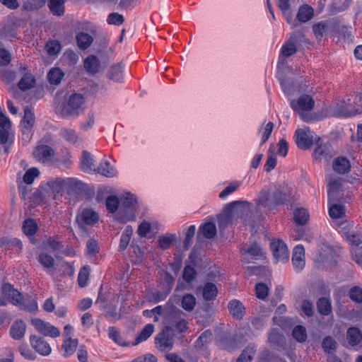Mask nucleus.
Returning <instances> with one entry per match:
<instances>
[{"label": "nucleus", "instance_id": "nucleus-1", "mask_svg": "<svg viewBox=\"0 0 362 362\" xmlns=\"http://www.w3.org/2000/svg\"><path fill=\"white\" fill-rule=\"evenodd\" d=\"M164 320L167 331L180 334L187 330L188 322L185 313L173 304L171 298L165 304Z\"/></svg>", "mask_w": 362, "mask_h": 362}, {"label": "nucleus", "instance_id": "nucleus-2", "mask_svg": "<svg viewBox=\"0 0 362 362\" xmlns=\"http://www.w3.org/2000/svg\"><path fill=\"white\" fill-rule=\"evenodd\" d=\"M250 204L248 202L235 201L227 204L223 214L218 216V225L221 228H226L238 222V218L246 221L247 218L238 217L250 209Z\"/></svg>", "mask_w": 362, "mask_h": 362}, {"label": "nucleus", "instance_id": "nucleus-3", "mask_svg": "<svg viewBox=\"0 0 362 362\" xmlns=\"http://www.w3.org/2000/svg\"><path fill=\"white\" fill-rule=\"evenodd\" d=\"M137 203L135 196L130 193L120 197L119 211L115 218L120 223L134 221L136 218Z\"/></svg>", "mask_w": 362, "mask_h": 362}, {"label": "nucleus", "instance_id": "nucleus-4", "mask_svg": "<svg viewBox=\"0 0 362 362\" xmlns=\"http://www.w3.org/2000/svg\"><path fill=\"white\" fill-rule=\"evenodd\" d=\"M290 105L294 111L299 114L304 121L308 122L309 117L305 115V112L313 110L315 101L311 95L303 94L298 98V99L291 100L290 101Z\"/></svg>", "mask_w": 362, "mask_h": 362}, {"label": "nucleus", "instance_id": "nucleus-5", "mask_svg": "<svg viewBox=\"0 0 362 362\" xmlns=\"http://www.w3.org/2000/svg\"><path fill=\"white\" fill-rule=\"evenodd\" d=\"M357 108L350 109L345 102L333 107V115L338 117H349L362 113V93L357 95L354 101Z\"/></svg>", "mask_w": 362, "mask_h": 362}, {"label": "nucleus", "instance_id": "nucleus-6", "mask_svg": "<svg viewBox=\"0 0 362 362\" xmlns=\"http://www.w3.org/2000/svg\"><path fill=\"white\" fill-rule=\"evenodd\" d=\"M327 183V193L329 202H337L339 200L341 194V179L334 174H329L326 177Z\"/></svg>", "mask_w": 362, "mask_h": 362}, {"label": "nucleus", "instance_id": "nucleus-7", "mask_svg": "<svg viewBox=\"0 0 362 362\" xmlns=\"http://www.w3.org/2000/svg\"><path fill=\"white\" fill-rule=\"evenodd\" d=\"M295 137L298 147L302 149L310 148L313 144L314 141L317 139V136L314 137L308 127L297 129L295 133Z\"/></svg>", "mask_w": 362, "mask_h": 362}, {"label": "nucleus", "instance_id": "nucleus-8", "mask_svg": "<svg viewBox=\"0 0 362 362\" xmlns=\"http://www.w3.org/2000/svg\"><path fill=\"white\" fill-rule=\"evenodd\" d=\"M35 114L31 108L24 110V117L21 122L23 140L28 142L32 137V129L35 124Z\"/></svg>", "mask_w": 362, "mask_h": 362}, {"label": "nucleus", "instance_id": "nucleus-9", "mask_svg": "<svg viewBox=\"0 0 362 362\" xmlns=\"http://www.w3.org/2000/svg\"><path fill=\"white\" fill-rule=\"evenodd\" d=\"M31 324L39 333L44 336L55 338L60 335V331L57 327L40 319H33Z\"/></svg>", "mask_w": 362, "mask_h": 362}, {"label": "nucleus", "instance_id": "nucleus-10", "mask_svg": "<svg viewBox=\"0 0 362 362\" xmlns=\"http://www.w3.org/2000/svg\"><path fill=\"white\" fill-rule=\"evenodd\" d=\"M334 156V151L329 143L320 144L313 153V158L318 162H329Z\"/></svg>", "mask_w": 362, "mask_h": 362}, {"label": "nucleus", "instance_id": "nucleus-11", "mask_svg": "<svg viewBox=\"0 0 362 362\" xmlns=\"http://www.w3.org/2000/svg\"><path fill=\"white\" fill-rule=\"evenodd\" d=\"M29 341L31 347L40 355L47 356L51 354L52 348L44 338L31 334L29 337Z\"/></svg>", "mask_w": 362, "mask_h": 362}, {"label": "nucleus", "instance_id": "nucleus-12", "mask_svg": "<svg viewBox=\"0 0 362 362\" xmlns=\"http://www.w3.org/2000/svg\"><path fill=\"white\" fill-rule=\"evenodd\" d=\"M304 34L301 31L294 32L290 37V41L286 42L281 47V54L285 57H289L296 51V45L304 38Z\"/></svg>", "mask_w": 362, "mask_h": 362}, {"label": "nucleus", "instance_id": "nucleus-13", "mask_svg": "<svg viewBox=\"0 0 362 362\" xmlns=\"http://www.w3.org/2000/svg\"><path fill=\"white\" fill-rule=\"evenodd\" d=\"M84 103V98L81 94H73L67 104L64 107L63 113L67 115H78V110Z\"/></svg>", "mask_w": 362, "mask_h": 362}, {"label": "nucleus", "instance_id": "nucleus-14", "mask_svg": "<svg viewBox=\"0 0 362 362\" xmlns=\"http://www.w3.org/2000/svg\"><path fill=\"white\" fill-rule=\"evenodd\" d=\"M33 158L42 163L50 162L54 156V150L47 145H37L33 153Z\"/></svg>", "mask_w": 362, "mask_h": 362}, {"label": "nucleus", "instance_id": "nucleus-15", "mask_svg": "<svg viewBox=\"0 0 362 362\" xmlns=\"http://www.w3.org/2000/svg\"><path fill=\"white\" fill-rule=\"evenodd\" d=\"M271 249L274 258L279 262H285L288 259V250L285 244L281 240H274L271 243Z\"/></svg>", "mask_w": 362, "mask_h": 362}, {"label": "nucleus", "instance_id": "nucleus-16", "mask_svg": "<svg viewBox=\"0 0 362 362\" xmlns=\"http://www.w3.org/2000/svg\"><path fill=\"white\" fill-rule=\"evenodd\" d=\"M169 331L165 328L161 332L157 334L155 338V344L157 349L160 351L170 350L173 346V337L169 335Z\"/></svg>", "mask_w": 362, "mask_h": 362}, {"label": "nucleus", "instance_id": "nucleus-17", "mask_svg": "<svg viewBox=\"0 0 362 362\" xmlns=\"http://www.w3.org/2000/svg\"><path fill=\"white\" fill-rule=\"evenodd\" d=\"M255 203L257 214H259L262 209L273 210L275 208L273 196L271 197L269 192L267 191H262L259 193Z\"/></svg>", "mask_w": 362, "mask_h": 362}, {"label": "nucleus", "instance_id": "nucleus-18", "mask_svg": "<svg viewBox=\"0 0 362 362\" xmlns=\"http://www.w3.org/2000/svg\"><path fill=\"white\" fill-rule=\"evenodd\" d=\"M292 262L294 269L297 271H301L305 265V248L301 245H296L293 250Z\"/></svg>", "mask_w": 362, "mask_h": 362}, {"label": "nucleus", "instance_id": "nucleus-19", "mask_svg": "<svg viewBox=\"0 0 362 362\" xmlns=\"http://www.w3.org/2000/svg\"><path fill=\"white\" fill-rule=\"evenodd\" d=\"M61 137L73 145H80L83 142L82 137L71 128L65 127L60 130Z\"/></svg>", "mask_w": 362, "mask_h": 362}, {"label": "nucleus", "instance_id": "nucleus-20", "mask_svg": "<svg viewBox=\"0 0 362 362\" xmlns=\"http://www.w3.org/2000/svg\"><path fill=\"white\" fill-rule=\"evenodd\" d=\"M26 324L22 320L15 321L11 326L10 335L15 340L22 339L25 334Z\"/></svg>", "mask_w": 362, "mask_h": 362}, {"label": "nucleus", "instance_id": "nucleus-21", "mask_svg": "<svg viewBox=\"0 0 362 362\" xmlns=\"http://www.w3.org/2000/svg\"><path fill=\"white\" fill-rule=\"evenodd\" d=\"M229 313L233 318L241 320L245 315V308L243 303L238 300H233L228 303Z\"/></svg>", "mask_w": 362, "mask_h": 362}, {"label": "nucleus", "instance_id": "nucleus-22", "mask_svg": "<svg viewBox=\"0 0 362 362\" xmlns=\"http://www.w3.org/2000/svg\"><path fill=\"white\" fill-rule=\"evenodd\" d=\"M332 168L336 173L345 174L350 170L351 163L346 158L340 156L334 160Z\"/></svg>", "mask_w": 362, "mask_h": 362}, {"label": "nucleus", "instance_id": "nucleus-23", "mask_svg": "<svg viewBox=\"0 0 362 362\" xmlns=\"http://www.w3.org/2000/svg\"><path fill=\"white\" fill-rule=\"evenodd\" d=\"M98 173L106 177H113L117 176V171L114 166L110 165V162L106 160H102L96 171Z\"/></svg>", "mask_w": 362, "mask_h": 362}, {"label": "nucleus", "instance_id": "nucleus-24", "mask_svg": "<svg viewBox=\"0 0 362 362\" xmlns=\"http://www.w3.org/2000/svg\"><path fill=\"white\" fill-rule=\"evenodd\" d=\"M3 293L12 300V303L17 305L21 303L22 300L21 293L13 288L9 284H4L2 287Z\"/></svg>", "mask_w": 362, "mask_h": 362}, {"label": "nucleus", "instance_id": "nucleus-25", "mask_svg": "<svg viewBox=\"0 0 362 362\" xmlns=\"http://www.w3.org/2000/svg\"><path fill=\"white\" fill-rule=\"evenodd\" d=\"M81 166V170L84 172L90 173L96 171L93 156L86 151H84L82 153Z\"/></svg>", "mask_w": 362, "mask_h": 362}, {"label": "nucleus", "instance_id": "nucleus-26", "mask_svg": "<svg viewBox=\"0 0 362 362\" xmlns=\"http://www.w3.org/2000/svg\"><path fill=\"white\" fill-rule=\"evenodd\" d=\"M84 68L86 71L90 74L98 73L100 68V64L98 59L94 56L90 55L84 60Z\"/></svg>", "mask_w": 362, "mask_h": 362}, {"label": "nucleus", "instance_id": "nucleus-27", "mask_svg": "<svg viewBox=\"0 0 362 362\" xmlns=\"http://www.w3.org/2000/svg\"><path fill=\"white\" fill-rule=\"evenodd\" d=\"M0 247H5L7 250H21L22 243L17 238L3 237L0 239Z\"/></svg>", "mask_w": 362, "mask_h": 362}, {"label": "nucleus", "instance_id": "nucleus-28", "mask_svg": "<svg viewBox=\"0 0 362 362\" xmlns=\"http://www.w3.org/2000/svg\"><path fill=\"white\" fill-rule=\"evenodd\" d=\"M346 337L349 345L356 346L361 341L362 334L358 328L350 327L347 330Z\"/></svg>", "mask_w": 362, "mask_h": 362}, {"label": "nucleus", "instance_id": "nucleus-29", "mask_svg": "<svg viewBox=\"0 0 362 362\" xmlns=\"http://www.w3.org/2000/svg\"><path fill=\"white\" fill-rule=\"evenodd\" d=\"M216 227L213 222H206L202 224L198 232V236L202 235L207 239L213 238L216 235Z\"/></svg>", "mask_w": 362, "mask_h": 362}, {"label": "nucleus", "instance_id": "nucleus-30", "mask_svg": "<svg viewBox=\"0 0 362 362\" xmlns=\"http://www.w3.org/2000/svg\"><path fill=\"white\" fill-rule=\"evenodd\" d=\"M314 16L313 8L305 4L300 6L297 13L298 21L301 23H305L313 18Z\"/></svg>", "mask_w": 362, "mask_h": 362}, {"label": "nucleus", "instance_id": "nucleus-31", "mask_svg": "<svg viewBox=\"0 0 362 362\" xmlns=\"http://www.w3.org/2000/svg\"><path fill=\"white\" fill-rule=\"evenodd\" d=\"M329 203V214L332 219L337 220L342 218L345 216V209L341 204Z\"/></svg>", "mask_w": 362, "mask_h": 362}, {"label": "nucleus", "instance_id": "nucleus-32", "mask_svg": "<svg viewBox=\"0 0 362 362\" xmlns=\"http://www.w3.org/2000/svg\"><path fill=\"white\" fill-rule=\"evenodd\" d=\"M81 220L86 225H93L98 222V214L91 209H85L81 212Z\"/></svg>", "mask_w": 362, "mask_h": 362}, {"label": "nucleus", "instance_id": "nucleus-33", "mask_svg": "<svg viewBox=\"0 0 362 362\" xmlns=\"http://www.w3.org/2000/svg\"><path fill=\"white\" fill-rule=\"evenodd\" d=\"M21 310L28 312H35L37 310V300L32 297L22 298L21 303L17 305Z\"/></svg>", "mask_w": 362, "mask_h": 362}, {"label": "nucleus", "instance_id": "nucleus-34", "mask_svg": "<svg viewBox=\"0 0 362 362\" xmlns=\"http://www.w3.org/2000/svg\"><path fill=\"white\" fill-rule=\"evenodd\" d=\"M78 346L77 339H64L62 344V349L64 350V356L68 357L71 356L76 351Z\"/></svg>", "mask_w": 362, "mask_h": 362}, {"label": "nucleus", "instance_id": "nucleus-35", "mask_svg": "<svg viewBox=\"0 0 362 362\" xmlns=\"http://www.w3.org/2000/svg\"><path fill=\"white\" fill-rule=\"evenodd\" d=\"M37 260L40 264L47 269L48 273H52L54 265V259L51 255L46 253H40L37 257Z\"/></svg>", "mask_w": 362, "mask_h": 362}, {"label": "nucleus", "instance_id": "nucleus-36", "mask_svg": "<svg viewBox=\"0 0 362 362\" xmlns=\"http://www.w3.org/2000/svg\"><path fill=\"white\" fill-rule=\"evenodd\" d=\"M77 45L81 49H86L93 43V37L84 32H81L76 35Z\"/></svg>", "mask_w": 362, "mask_h": 362}, {"label": "nucleus", "instance_id": "nucleus-37", "mask_svg": "<svg viewBox=\"0 0 362 362\" xmlns=\"http://www.w3.org/2000/svg\"><path fill=\"white\" fill-rule=\"evenodd\" d=\"M66 0H49V8L51 12L56 16H62L64 13V4Z\"/></svg>", "mask_w": 362, "mask_h": 362}, {"label": "nucleus", "instance_id": "nucleus-38", "mask_svg": "<svg viewBox=\"0 0 362 362\" xmlns=\"http://www.w3.org/2000/svg\"><path fill=\"white\" fill-rule=\"evenodd\" d=\"M120 205V197L118 198L115 195H109L106 198L105 206L107 210L112 214H117L119 211Z\"/></svg>", "mask_w": 362, "mask_h": 362}, {"label": "nucleus", "instance_id": "nucleus-39", "mask_svg": "<svg viewBox=\"0 0 362 362\" xmlns=\"http://www.w3.org/2000/svg\"><path fill=\"white\" fill-rule=\"evenodd\" d=\"M256 353V346L249 344L236 360V362H250Z\"/></svg>", "mask_w": 362, "mask_h": 362}, {"label": "nucleus", "instance_id": "nucleus-40", "mask_svg": "<svg viewBox=\"0 0 362 362\" xmlns=\"http://www.w3.org/2000/svg\"><path fill=\"white\" fill-rule=\"evenodd\" d=\"M154 331V326L151 324L146 325L142 330L140 332L139 336L136 337L134 342L132 343L133 345H137L139 343L146 341L148 339Z\"/></svg>", "mask_w": 362, "mask_h": 362}, {"label": "nucleus", "instance_id": "nucleus-41", "mask_svg": "<svg viewBox=\"0 0 362 362\" xmlns=\"http://www.w3.org/2000/svg\"><path fill=\"white\" fill-rule=\"evenodd\" d=\"M275 146L271 144L267 152V160L264 164V170L267 172H270L275 168L276 165V158L274 155Z\"/></svg>", "mask_w": 362, "mask_h": 362}, {"label": "nucleus", "instance_id": "nucleus-42", "mask_svg": "<svg viewBox=\"0 0 362 362\" xmlns=\"http://www.w3.org/2000/svg\"><path fill=\"white\" fill-rule=\"evenodd\" d=\"M218 293L216 286L213 283H206L202 288V296L206 300L214 299Z\"/></svg>", "mask_w": 362, "mask_h": 362}, {"label": "nucleus", "instance_id": "nucleus-43", "mask_svg": "<svg viewBox=\"0 0 362 362\" xmlns=\"http://www.w3.org/2000/svg\"><path fill=\"white\" fill-rule=\"evenodd\" d=\"M196 304V298L192 294H185L182 297L180 305L185 311H192Z\"/></svg>", "mask_w": 362, "mask_h": 362}, {"label": "nucleus", "instance_id": "nucleus-44", "mask_svg": "<svg viewBox=\"0 0 362 362\" xmlns=\"http://www.w3.org/2000/svg\"><path fill=\"white\" fill-rule=\"evenodd\" d=\"M212 339V333L210 330L204 331L197 339L195 346L197 348L203 349Z\"/></svg>", "mask_w": 362, "mask_h": 362}, {"label": "nucleus", "instance_id": "nucleus-45", "mask_svg": "<svg viewBox=\"0 0 362 362\" xmlns=\"http://www.w3.org/2000/svg\"><path fill=\"white\" fill-rule=\"evenodd\" d=\"M110 78L116 82H121L122 81L123 69L120 64H114L111 66L110 71Z\"/></svg>", "mask_w": 362, "mask_h": 362}, {"label": "nucleus", "instance_id": "nucleus-46", "mask_svg": "<svg viewBox=\"0 0 362 362\" xmlns=\"http://www.w3.org/2000/svg\"><path fill=\"white\" fill-rule=\"evenodd\" d=\"M294 221L299 225H304L307 223L309 214L305 209H297L294 211Z\"/></svg>", "mask_w": 362, "mask_h": 362}, {"label": "nucleus", "instance_id": "nucleus-47", "mask_svg": "<svg viewBox=\"0 0 362 362\" xmlns=\"http://www.w3.org/2000/svg\"><path fill=\"white\" fill-rule=\"evenodd\" d=\"M108 337L119 346L127 345L123 339L119 331L115 327H110L108 328Z\"/></svg>", "mask_w": 362, "mask_h": 362}, {"label": "nucleus", "instance_id": "nucleus-48", "mask_svg": "<svg viewBox=\"0 0 362 362\" xmlns=\"http://www.w3.org/2000/svg\"><path fill=\"white\" fill-rule=\"evenodd\" d=\"M63 76L62 71L59 68H52L47 75L49 83L55 85L61 82Z\"/></svg>", "mask_w": 362, "mask_h": 362}, {"label": "nucleus", "instance_id": "nucleus-49", "mask_svg": "<svg viewBox=\"0 0 362 362\" xmlns=\"http://www.w3.org/2000/svg\"><path fill=\"white\" fill-rule=\"evenodd\" d=\"M18 351L27 360L33 361L37 358L35 353L25 343H22L18 346Z\"/></svg>", "mask_w": 362, "mask_h": 362}, {"label": "nucleus", "instance_id": "nucleus-50", "mask_svg": "<svg viewBox=\"0 0 362 362\" xmlns=\"http://www.w3.org/2000/svg\"><path fill=\"white\" fill-rule=\"evenodd\" d=\"M37 229V225L33 219H26L23 224V230L26 235H34Z\"/></svg>", "mask_w": 362, "mask_h": 362}, {"label": "nucleus", "instance_id": "nucleus-51", "mask_svg": "<svg viewBox=\"0 0 362 362\" xmlns=\"http://www.w3.org/2000/svg\"><path fill=\"white\" fill-rule=\"evenodd\" d=\"M35 79L31 74H25L18 83L20 89L25 90L30 89L33 86Z\"/></svg>", "mask_w": 362, "mask_h": 362}, {"label": "nucleus", "instance_id": "nucleus-52", "mask_svg": "<svg viewBox=\"0 0 362 362\" xmlns=\"http://www.w3.org/2000/svg\"><path fill=\"white\" fill-rule=\"evenodd\" d=\"M327 30L328 23L326 21H321L313 26V30L317 38H321Z\"/></svg>", "mask_w": 362, "mask_h": 362}, {"label": "nucleus", "instance_id": "nucleus-53", "mask_svg": "<svg viewBox=\"0 0 362 362\" xmlns=\"http://www.w3.org/2000/svg\"><path fill=\"white\" fill-rule=\"evenodd\" d=\"M78 181L74 178H66V179H57L52 182L53 187L58 186L59 187H64L66 186H78Z\"/></svg>", "mask_w": 362, "mask_h": 362}, {"label": "nucleus", "instance_id": "nucleus-54", "mask_svg": "<svg viewBox=\"0 0 362 362\" xmlns=\"http://www.w3.org/2000/svg\"><path fill=\"white\" fill-rule=\"evenodd\" d=\"M317 309L320 313L327 315L331 312V304L328 299L325 298H320L317 303Z\"/></svg>", "mask_w": 362, "mask_h": 362}, {"label": "nucleus", "instance_id": "nucleus-55", "mask_svg": "<svg viewBox=\"0 0 362 362\" xmlns=\"http://www.w3.org/2000/svg\"><path fill=\"white\" fill-rule=\"evenodd\" d=\"M175 238V235L173 234H168L160 237L158 240L160 248L162 250H166L169 248Z\"/></svg>", "mask_w": 362, "mask_h": 362}, {"label": "nucleus", "instance_id": "nucleus-56", "mask_svg": "<svg viewBox=\"0 0 362 362\" xmlns=\"http://www.w3.org/2000/svg\"><path fill=\"white\" fill-rule=\"evenodd\" d=\"M274 202L275 207L279 204H284L291 201L290 195L282 192L281 191H276L273 194Z\"/></svg>", "mask_w": 362, "mask_h": 362}, {"label": "nucleus", "instance_id": "nucleus-57", "mask_svg": "<svg viewBox=\"0 0 362 362\" xmlns=\"http://www.w3.org/2000/svg\"><path fill=\"white\" fill-rule=\"evenodd\" d=\"M274 129V124L272 122H268L264 128L259 130V132L262 134L261 136V144H264L269 139L272 130Z\"/></svg>", "mask_w": 362, "mask_h": 362}, {"label": "nucleus", "instance_id": "nucleus-58", "mask_svg": "<svg viewBox=\"0 0 362 362\" xmlns=\"http://www.w3.org/2000/svg\"><path fill=\"white\" fill-rule=\"evenodd\" d=\"M293 337L299 342H303L307 339V333L304 327L298 325L293 330Z\"/></svg>", "mask_w": 362, "mask_h": 362}, {"label": "nucleus", "instance_id": "nucleus-59", "mask_svg": "<svg viewBox=\"0 0 362 362\" xmlns=\"http://www.w3.org/2000/svg\"><path fill=\"white\" fill-rule=\"evenodd\" d=\"M40 171L37 168H31L28 170L23 176V182L28 185L33 182L35 177H38Z\"/></svg>", "mask_w": 362, "mask_h": 362}, {"label": "nucleus", "instance_id": "nucleus-60", "mask_svg": "<svg viewBox=\"0 0 362 362\" xmlns=\"http://www.w3.org/2000/svg\"><path fill=\"white\" fill-rule=\"evenodd\" d=\"M90 273V267L84 266L80 271L78 276V285L81 287H84L87 284V281L88 279V276Z\"/></svg>", "mask_w": 362, "mask_h": 362}, {"label": "nucleus", "instance_id": "nucleus-61", "mask_svg": "<svg viewBox=\"0 0 362 362\" xmlns=\"http://www.w3.org/2000/svg\"><path fill=\"white\" fill-rule=\"evenodd\" d=\"M240 186V182L238 181H234L229 184L219 194L221 199L226 198L229 194L236 191Z\"/></svg>", "mask_w": 362, "mask_h": 362}, {"label": "nucleus", "instance_id": "nucleus-62", "mask_svg": "<svg viewBox=\"0 0 362 362\" xmlns=\"http://www.w3.org/2000/svg\"><path fill=\"white\" fill-rule=\"evenodd\" d=\"M196 227L192 225L188 227L186 236L184 240V247L185 250H188L192 243L193 237L194 236Z\"/></svg>", "mask_w": 362, "mask_h": 362}, {"label": "nucleus", "instance_id": "nucleus-63", "mask_svg": "<svg viewBox=\"0 0 362 362\" xmlns=\"http://www.w3.org/2000/svg\"><path fill=\"white\" fill-rule=\"evenodd\" d=\"M45 49L48 54L56 55L59 52L61 46L59 42L52 40L46 44Z\"/></svg>", "mask_w": 362, "mask_h": 362}, {"label": "nucleus", "instance_id": "nucleus-64", "mask_svg": "<svg viewBox=\"0 0 362 362\" xmlns=\"http://www.w3.org/2000/svg\"><path fill=\"white\" fill-rule=\"evenodd\" d=\"M350 298L358 303H362V289L360 287L354 286L349 291Z\"/></svg>", "mask_w": 362, "mask_h": 362}]
</instances>
